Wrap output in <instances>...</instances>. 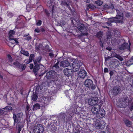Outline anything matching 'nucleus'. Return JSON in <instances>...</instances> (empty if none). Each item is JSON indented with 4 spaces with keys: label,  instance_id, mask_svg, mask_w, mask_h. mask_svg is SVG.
Wrapping results in <instances>:
<instances>
[{
    "label": "nucleus",
    "instance_id": "4",
    "mask_svg": "<svg viewBox=\"0 0 133 133\" xmlns=\"http://www.w3.org/2000/svg\"><path fill=\"white\" fill-rule=\"evenodd\" d=\"M122 91L121 87L119 86H114L111 90V94L113 96H116Z\"/></svg>",
    "mask_w": 133,
    "mask_h": 133
},
{
    "label": "nucleus",
    "instance_id": "30",
    "mask_svg": "<svg viewBox=\"0 0 133 133\" xmlns=\"http://www.w3.org/2000/svg\"><path fill=\"white\" fill-rule=\"evenodd\" d=\"M114 57L117 58L121 61H122L123 59L122 57L118 54L114 55Z\"/></svg>",
    "mask_w": 133,
    "mask_h": 133
},
{
    "label": "nucleus",
    "instance_id": "9",
    "mask_svg": "<svg viewBox=\"0 0 133 133\" xmlns=\"http://www.w3.org/2000/svg\"><path fill=\"white\" fill-rule=\"evenodd\" d=\"M98 101L97 97H92L88 100V103L90 105L93 106L98 104H97Z\"/></svg>",
    "mask_w": 133,
    "mask_h": 133
},
{
    "label": "nucleus",
    "instance_id": "14",
    "mask_svg": "<svg viewBox=\"0 0 133 133\" xmlns=\"http://www.w3.org/2000/svg\"><path fill=\"white\" fill-rule=\"evenodd\" d=\"M61 4L62 5L67 7L70 12L71 14L74 13V12L75 11V10L72 7L71 8L69 4V2H68V1L65 0L62 1L61 2Z\"/></svg>",
    "mask_w": 133,
    "mask_h": 133
},
{
    "label": "nucleus",
    "instance_id": "52",
    "mask_svg": "<svg viewBox=\"0 0 133 133\" xmlns=\"http://www.w3.org/2000/svg\"><path fill=\"white\" fill-rule=\"evenodd\" d=\"M34 31L35 32H36L37 33H39L40 32V31L39 29H36Z\"/></svg>",
    "mask_w": 133,
    "mask_h": 133
},
{
    "label": "nucleus",
    "instance_id": "41",
    "mask_svg": "<svg viewBox=\"0 0 133 133\" xmlns=\"http://www.w3.org/2000/svg\"><path fill=\"white\" fill-rule=\"evenodd\" d=\"M3 109H6V110H12V107L10 106H8Z\"/></svg>",
    "mask_w": 133,
    "mask_h": 133
},
{
    "label": "nucleus",
    "instance_id": "31",
    "mask_svg": "<svg viewBox=\"0 0 133 133\" xmlns=\"http://www.w3.org/2000/svg\"><path fill=\"white\" fill-rule=\"evenodd\" d=\"M21 54L27 56H28L29 55V54L28 51H25L23 50H21Z\"/></svg>",
    "mask_w": 133,
    "mask_h": 133
},
{
    "label": "nucleus",
    "instance_id": "45",
    "mask_svg": "<svg viewBox=\"0 0 133 133\" xmlns=\"http://www.w3.org/2000/svg\"><path fill=\"white\" fill-rule=\"evenodd\" d=\"M49 52H50L49 54V56L51 58H53L54 56V54L52 53L53 50H52V51H49Z\"/></svg>",
    "mask_w": 133,
    "mask_h": 133
},
{
    "label": "nucleus",
    "instance_id": "17",
    "mask_svg": "<svg viewBox=\"0 0 133 133\" xmlns=\"http://www.w3.org/2000/svg\"><path fill=\"white\" fill-rule=\"evenodd\" d=\"M55 71L51 70L48 72L46 75V76L48 79H53L54 78V72Z\"/></svg>",
    "mask_w": 133,
    "mask_h": 133
},
{
    "label": "nucleus",
    "instance_id": "60",
    "mask_svg": "<svg viewBox=\"0 0 133 133\" xmlns=\"http://www.w3.org/2000/svg\"><path fill=\"white\" fill-rule=\"evenodd\" d=\"M84 1L85 2H86L87 3H89L90 1V0H84Z\"/></svg>",
    "mask_w": 133,
    "mask_h": 133
},
{
    "label": "nucleus",
    "instance_id": "18",
    "mask_svg": "<svg viewBox=\"0 0 133 133\" xmlns=\"http://www.w3.org/2000/svg\"><path fill=\"white\" fill-rule=\"evenodd\" d=\"M78 76L81 78H85L87 75L86 72L84 70H81L79 72Z\"/></svg>",
    "mask_w": 133,
    "mask_h": 133
},
{
    "label": "nucleus",
    "instance_id": "27",
    "mask_svg": "<svg viewBox=\"0 0 133 133\" xmlns=\"http://www.w3.org/2000/svg\"><path fill=\"white\" fill-rule=\"evenodd\" d=\"M40 108V105L38 103H36L33 106V109L34 111L36 110L37 109H39Z\"/></svg>",
    "mask_w": 133,
    "mask_h": 133
},
{
    "label": "nucleus",
    "instance_id": "56",
    "mask_svg": "<svg viewBox=\"0 0 133 133\" xmlns=\"http://www.w3.org/2000/svg\"><path fill=\"white\" fill-rule=\"evenodd\" d=\"M109 73L110 76H111L113 75L114 72L112 71H111Z\"/></svg>",
    "mask_w": 133,
    "mask_h": 133
},
{
    "label": "nucleus",
    "instance_id": "51",
    "mask_svg": "<svg viewBox=\"0 0 133 133\" xmlns=\"http://www.w3.org/2000/svg\"><path fill=\"white\" fill-rule=\"evenodd\" d=\"M104 71L105 73L108 72V68H105L104 69Z\"/></svg>",
    "mask_w": 133,
    "mask_h": 133
},
{
    "label": "nucleus",
    "instance_id": "38",
    "mask_svg": "<svg viewBox=\"0 0 133 133\" xmlns=\"http://www.w3.org/2000/svg\"><path fill=\"white\" fill-rule=\"evenodd\" d=\"M18 38H12L11 39H10L9 40V41H11V40H14V41H15V42L13 44L16 43L17 44H18L19 43V42H18Z\"/></svg>",
    "mask_w": 133,
    "mask_h": 133
},
{
    "label": "nucleus",
    "instance_id": "55",
    "mask_svg": "<svg viewBox=\"0 0 133 133\" xmlns=\"http://www.w3.org/2000/svg\"><path fill=\"white\" fill-rule=\"evenodd\" d=\"M29 107L28 105H27L26 106V110L25 111H29Z\"/></svg>",
    "mask_w": 133,
    "mask_h": 133
},
{
    "label": "nucleus",
    "instance_id": "46",
    "mask_svg": "<svg viewBox=\"0 0 133 133\" xmlns=\"http://www.w3.org/2000/svg\"><path fill=\"white\" fill-rule=\"evenodd\" d=\"M42 21L41 20H39L36 23V25L37 26H40L41 25Z\"/></svg>",
    "mask_w": 133,
    "mask_h": 133
},
{
    "label": "nucleus",
    "instance_id": "57",
    "mask_svg": "<svg viewBox=\"0 0 133 133\" xmlns=\"http://www.w3.org/2000/svg\"><path fill=\"white\" fill-rule=\"evenodd\" d=\"M111 43L113 44L114 43H115L116 42V40L115 39L114 40H112V39H111Z\"/></svg>",
    "mask_w": 133,
    "mask_h": 133
},
{
    "label": "nucleus",
    "instance_id": "35",
    "mask_svg": "<svg viewBox=\"0 0 133 133\" xmlns=\"http://www.w3.org/2000/svg\"><path fill=\"white\" fill-rule=\"evenodd\" d=\"M104 7L105 8H107L108 9H113L114 8V6L112 4H111L110 6L108 5H105L104 6Z\"/></svg>",
    "mask_w": 133,
    "mask_h": 133
},
{
    "label": "nucleus",
    "instance_id": "64",
    "mask_svg": "<svg viewBox=\"0 0 133 133\" xmlns=\"http://www.w3.org/2000/svg\"><path fill=\"white\" fill-rule=\"evenodd\" d=\"M28 35H29V34H28V35H26V34L24 35L23 36V37H26L27 36H28Z\"/></svg>",
    "mask_w": 133,
    "mask_h": 133
},
{
    "label": "nucleus",
    "instance_id": "39",
    "mask_svg": "<svg viewBox=\"0 0 133 133\" xmlns=\"http://www.w3.org/2000/svg\"><path fill=\"white\" fill-rule=\"evenodd\" d=\"M44 11L46 14V16L48 17H49L51 13V11H49L47 9H45L44 10Z\"/></svg>",
    "mask_w": 133,
    "mask_h": 133
},
{
    "label": "nucleus",
    "instance_id": "62",
    "mask_svg": "<svg viewBox=\"0 0 133 133\" xmlns=\"http://www.w3.org/2000/svg\"><path fill=\"white\" fill-rule=\"evenodd\" d=\"M41 31L42 32H43L45 31V29L44 28H42L41 29Z\"/></svg>",
    "mask_w": 133,
    "mask_h": 133
},
{
    "label": "nucleus",
    "instance_id": "23",
    "mask_svg": "<svg viewBox=\"0 0 133 133\" xmlns=\"http://www.w3.org/2000/svg\"><path fill=\"white\" fill-rule=\"evenodd\" d=\"M117 15H116V17H113L114 19H119L123 18V16H122V13L118 9L116 10Z\"/></svg>",
    "mask_w": 133,
    "mask_h": 133
},
{
    "label": "nucleus",
    "instance_id": "40",
    "mask_svg": "<svg viewBox=\"0 0 133 133\" xmlns=\"http://www.w3.org/2000/svg\"><path fill=\"white\" fill-rule=\"evenodd\" d=\"M88 6L90 9H94L96 8V6L92 4H90Z\"/></svg>",
    "mask_w": 133,
    "mask_h": 133
},
{
    "label": "nucleus",
    "instance_id": "29",
    "mask_svg": "<svg viewBox=\"0 0 133 133\" xmlns=\"http://www.w3.org/2000/svg\"><path fill=\"white\" fill-rule=\"evenodd\" d=\"M95 126L98 128H101L102 126V124H101L100 122L99 121V120L95 122Z\"/></svg>",
    "mask_w": 133,
    "mask_h": 133
},
{
    "label": "nucleus",
    "instance_id": "2",
    "mask_svg": "<svg viewBox=\"0 0 133 133\" xmlns=\"http://www.w3.org/2000/svg\"><path fill=\"white\" fill-rule=\"evenodd\" d=\"M42 58V57L41 56H39L37 57L36 58L35 55L33 54H31L29 56V60L28 61L26 62L27 64H28L31 62L32 61L33 62L35 60L36 62H38L39 64L41 63V62Z\"/></svg>",
    "mask_w": 133,
    "mask_h": 133
},
{
    "label": "nucleus",
    "instance_id": "5",
    "mask_svg": "<svg viewBox=\"0 0 133 133\" xmlns=\"http://www.w3.org/2000/svg\"><path fill=\"white\" fill-rule=\"evenodd\" d=\"M122 99V102L120 103L121 105V108H125L127 107L128 105L130 109H133V103L131 104V105H129V103L128 102V99L127 98H124L123 99H121V100Z\"/></svg>",
    "mask_w": 133,
    "mask_h": 133
},
{
    "label": "nucleus",
    "instance_id": "53",
    "mask_svg": "<svg viewBox=\"0 0 133 133\" xmlns=\"http://www.w3.org/2000/svg\"><path fill=\"white\" fill-rule=\"evenodd\" d=\"M106 49L109 51H111L112 50V48L108 46L106 48Z\"/></svg>",
    "mask_w": 133,
    "mask_h": 133
},
{
    "label": "nucleus",
    "instance_id": "36",
    "mask_svg": "<svg viewBox=\"0 0 133 133\" xmlns=\"http://www.w3.org/2000/svg\"><path fill=\"white\" fill-rule=\"evenodd\" d=\"M44 49L45 51L49 52L52 51V50L50 48L49 46L48 45H46L44 47Z\"/></svg>",
    "mask_w": 133,
    "mask_h": 133
},
{
    "label": "nucleus",
    "instance_id": "20",
    "mask_svg": "<svg viewBox=\"0 0 133 133\" xmlns=\"http://www.w3.org/2000/svg\"><path fill=\"white\" fill-rule=\"evenodd\" d=\"M133 64V56L127 62H123V65H126L127 66H129Z\"/></svg>",
    "mask_w": 133,
    "mask_h": 133
},
{
    "label": "nucleus",
    "instance_id": "34",
    "mask_svg": "<svg viewBox=\"0 0 133 133\" xmlns=\"http://www.w3.org/2000/svg\"><path fill=\"white\" fill-rule=\"evenodd\" d=\"M103 35V33L101 31L98 32L96 34V36L98 38H101Z\"/></svg>",
    "mask_w": 133,
    "mask_h": 133
},
{
    "label": "nucleus",
    "instance_id": "25",
    "mask_svg": "<svg viewBox=\"0 0 133 133\" xmlns=\"http://www.w3.org/2000/svg\"><path fill=\"white\" fill-rule=\"evenodd\" d=\"M15 33V31L13 30H10L8 33L9 40L13 38V36Z\"/></svg>",
    "mask_w": 133,
    "mask_h": 133
},
{
    "label": "nucleus",
    "instance_id": "22",
    "mask_svg": "<svg viewBox=\"0 0 133 133\" xmlns=\"http://www.w3.org/2000/svg\"><path fill=\"white\" fill-rule=\"evenodd\" d=\"M130 48V46L128 43H124L119 47V49L121 50L128 49Z\"/></svg>",
    "mask_w": 133,
    "mask_h": 133
},
{
    "label": "nucleus",
    "instance_id": "21",
    "mask_svg": "<svg viewBox=\"0 0 133 133\" xmlns=\"http://www.w3.org/2000/svg\"><path fill=\"white\" fill-rule=\"evenodd\" d=\"M70 64L69 62L66 60L63 61L60 63V65L64 67H66L69 66Z\"/></svg>",
    "mask_w": 133,
    "mask_h": 133
},
{
    "label": "nucleus",
    "instance_id": "48",
    "mask_svg": "<svg viewBox=\"0 0 133 133\" xmlns=\"http://www.w3.org/2000/svg\"><path fill=\"white\" fill-rule=\"evenodd\" d=\"M5 111L3 109H0V115L4 114Z\"/></svg>",
    "mask_w": 133,
    "mask_h": 133
},
{
    "label": "nucleus",
    "instance_id": "33",
    "mask_svg": "<svg viewBox=\"0 0 133 133\" xmlns=\"http://www.w3.org/2000/svg\"><path fill=\"white\" fill-rule=\"evenodd\" d=\"M59 61H58L56 63H55L53 66V68L56 70L58 69H59Z\"/></svg>",
    "mask_w": 133,
    "mask_h": 133
},
{
    "label": "nucleus",
    "instance_id": "1",
    "mask_svg": "<svg viewBox=\"0 0 133 133\" xmlns=\"http://www.w3.org/2000/svg\"><path fill=\"white\" fill-rule=\"evenodd\" d=\"M23 113L22 112H19L17 114H13V118L14 121V124L16 123V125H23L21 121L23 119Z\"/></svg>",
    "mask_w": 133,
    "mask_h": 133
},
{
    "label": "nucleus",
    "instance_id": "26",
    "mask_svg": "<svg viewBox=\"0 0 133 133\" xmlns=\"http://www.w3.org/2000/svg\"><path fill=\"white\" fill-rule=\"evenodd\" d=\"M113 18V17L112 18H110L108 19V21L107 22V23L108 24V26H111L112 25L111 24L112 23L114 22V20Z\"/></svg>",
    "mask_w": 133,
    "mask_h": 133
},
{
    "label": "nucleus",
    "instance_id": "47",
    "mask_svg": "<svg viewBox=\"0 0 133 133\" xmlns=\"http://www.w3.org/2000/svg\"><path fill=\"white\" fill-rule=\"evenodd\" d=\"M7 15L10 18H11L14 16V14L11 12H9L8 13Z\"/></svg>",
    "mask_w": 133,
    "mask_h": 133
},
{
    "label": "nucleus",
    "instance_id": "11",
    "mask_svg": "<svg viewBox=\"0 0 133 133\" xmlns=\"http://www.w3.org/2000/svg\"><path fill=\"white\" fill-rule=\"evenodd\" d=\"M101 105L98 104L93 106L91 109V111L94 114H95L101 110L100 109L101 107Z\"/></svg>",
    "mask_w": 133,
    "mask_h": 133
},
{
    "label": "nucleus",
    "instance_id": "15",
    "mask_svg": "<svg viewBox=\"0 0 133 133\" xmlns=\"http://www.w3.org/2000/svg\"><path fill=\"white\" fill-rule=\"evenodd\" d=\"M77 27L79 31L81 32L82 33L85 32L87 30L86 27L85 26L84 24H83L79 23Z\"/></svg>",
    "mask_w": 133,
    "mask_h": 133
},
{
    "label": "nucleus",
    "instance_id": "7",
    "mask_svg": "<svg viewBox=\"0 0 133 133\" xmlns=\"http://www.w3.org/2000/svg\"><path fill=\"white\" fill-rule=\"evenodd\" d=\"M119 63L118 61L115 59H114L110 61L109 66L111 68L115 69L119 66Z\"/></svg>",
    "mask_w": 133,
    "mask_h": 133
},
{
    "label": "nucleus",
    "instance_id": "16",
    "mask_svg": "<svg viewBox=\"0 0 133 133\" xmlns=\"http://www.w3.org/2000/svg\"><path fill=\"white\" fill-rule=\"evenodd\" d=\"M63 72L64 75L67 77L71 76L72 75L73 72L72 69L68 68L65 69Z\"/></svg>",
    "mask_w": 133,
    "mask_h": 133
},
{
    "label": "nucleus",
    "instance_id": "59",
    "mask_svg": "<svg viewBox=\"0 0 133 133\" xmlns=\"http://www.w3.org/2000/svg\"><path fill=\"white\" fill-rule=\"evenodd\" d=\"M71 23L72 24H74L73 20L72 19V18H71Z\"/></svg>",
    "mask_w": 133,
    "mask_h": 133
},
{
    "label": "nucleus",
    "instance_id": "12",
    "mask_svg": "<svg viewBox=\"0 0 133 133\" xmlns=\"http://www.w3.org/2000/svg\"><path fill=\"white\" fill-rule=\"evenodd\" d=\"M38 62H36V60H34V63L35 66L33 68V71L35 75H37V72L40 68L39 64H38Z\"/></svg>",
    "mask_w": 133,
    "mask_h": 133
},
{
    "label": "nucleus",
    "instance_id": "10",
    "mask_svg": "<svg viewBox=\"0 0 133 133\" xmlns=\"http://www.w3.org/2000/svg\"><path fill=\"white\" fill-rule=\"evenodd\" d=\"M70 67L72 69L73 72H76L78 71L79 69V64L76 62L74 61L71 65H70Z\"/></svg>",
    "mask_w": 133,
    "mask_h": 133
},
{
    "label": "nucleus",
    "instance_id": "8",
    "mask_svg": "<svg viewBox=\"0 0 133 133\" xmlns=\"http://www.w3.org/2000/svg\"><path fill=\"white\" fill-rule=\"evenodd\" d=\"M13 64L17 68L21 69V71L24 70L26 68L24 64H21L18 61H16L13 63Z\"/></svg>",
    "mask_w": 133,
    "mask_h": 133
},
{
    "label": "nucleus",
    "instance_id": "24",
    "mask_svg": "<svg viewBox=\"0 0 133 133\" xmlns=\"http://www.w3.org/2000/svg\"><path fill=\"white\" fill-rule=\"evenodd\" d=\"M123 121L126 126L130 127L132 125L131 122L128 119L124 118L123 119Z\"/></svg>",
    "mask_w": 133,
    "mask_h": 133
},
{
    "label": "nucleus",
    "instance_id": "13",
    "mask_svg": "<svg viewBox=\"0 0 133 133\" xmlns=\"http://www.w3.org/2000/svg\"><path fill=\"white\" fill-rule=\"evenodd\" d=\"M105 114V111L103 109H102L99 110V111L97 112L96 114V117H95V118H97L100 119L104 117Z\"/></svg>",
    "mask_w": 133,
    "mask_h": 133
},
{
    "label": "nucleus",
    "instance_id": "63",
    "mask_svg": "<svg viewBox=\"0 0 133 133\" xmlns=\"http://www.w3.org/2000/svg\"><path fill=\"white\" fill-rule=\"evenodd\" d=\"M109 57H107V58L106 57H105V60L106 61H107V60L108 59H109Z\"/></svg>",
    "mask_w": 133,
    "mask_h": 133
},
{
    "label": "nucleus",
    "instance_id": "42",
    "mask_svg": "<svg viewBox=\"0 0 133 133\" xmlns=\"http://www.w3.org/2000/svg\"><path fill=\"white\" fill-rule=\"evenodd\" d=\"M114 22L116 23H119L123 24L124 23L123 21L122 20H114Z\"/></svg>",
    "mask_w": 133,
    "mask_h": 133
},
{
    "label": "nucleus",
    "instance_id": "19",
    "mask_svg": "<svg viewBox=\"0 0 133 133\" xmlns=\"http://www.w3.org/2000/svg\"><path fill=\"white\" fill-rule=\"evenodd\" d=\"M47 5L49 7L51 8L52 6V14L53 15V13H55L57 9V8L54 5H52V3L51 2H47Z\"/></svg>",
    "mask_w": 133,
    "mask_h": 133
},
{
    "label": "nucleus",
    "instance_id": "43",
    "mask_svg": "<svg viewBox=\"0 0 133 133\" xmlns=\"http://www.w3.org/2000/svg\"><path fill=\"white\" fill-rule=\"evenodd\" d=\"M51 130L52 132H55L56 131V127L53 125H52L51 127Z\"/></svg>",
    "mask_w": 133,
    "mask_h": 133
},
{
    "label": "nucleus",
    "instance_id": "28",
    "mask_svg": "<svg viewBox=\"0 0 133 133\" xmlns=\"http://www.w3.org/2000/svg\"><path fill=\"white\" fill-rule=\"evenodd\" d=\"M23 127V125H16V129L17 130V133H20L21 131L22 128Z\"/></svg>",
    "mask_w": 133,
    "mask_h": 133
},
{
    "label": "nucleus",
    "instance_id": "61",
    "mask_svg": "<svg viewBox=\"0 0 133 133\" xmlns=\"http://www.w3.org/2000/svg\"><path fill=\"white\" fill-rule=\"evenodd\" d=\"M103 27L104 28H107L108 29H109V27H107V26H103Z\"/></svg>",
    "mask_w": 133,
    "mask_h": 133
},
{
    "label": "nucleus",
    "instance_id": "58",
    "mask_svg": "<svg viewBox=\"0 0 133 133\" xmlns=\"http://www.w3.org/2000/svg\"><path fill=\"white\" fill-rule=\"evenodd\" d=\"M63 115H61L60 116H59V118H60L62 116V117L63 118V119L64 120V119L65 118V116L63 114Z\"/></svg>",
    "mask_w": 133,
    "mask_h": 133
},
{
    "label": "nucleus",
    "instance_id": "6",
    "mask_svg": "<svg viewBox=\"0 0 133 133\" xmlns=\"http://www.w3.org/2000/svg\"><path fill=\"white\" fill-rule=\"evenodd\" d=\"M33 131L34 133H43L44 128L42 124H37L34 127Z\"/></svg>",
    "mask_w": 133,
    "mask_h": 133
},
{
    "label": "nucleus",
    "instance_id": "32",
    "mask_svg": "<svg viewBox=\"0 0 133 133\" xmlns=\"http://www.w3.org/2000/svg\"><path fill=\"white\" fill-rule=\"evenodd\" d=\"M38 96L36 94H34L33 93L32 95V99L33 101H35L37 99Z\"/></svg>",
    "mask_w": 133,
    "mask_h": 133
},
{
    "label": "nucleus",
    "instance_id": "54",
    "mask_svg": "<svg viewBox=\"0 0 133 133\" xmlns=\"http://www.w3.org/2000/svg\"><path fill=\"white\" fill-rule=\"evenodd\" d=\"M34 65L33 64H31L30 65V69H32L33 68Z\"/></svg>",
    "mask_w": 133,
    "mask_h": 133
},
{
    "label": "nucleus",
    "instance_id": "49",
    "mask_svg": "<svg viewBox=\"0 0 133 133\" xmlns=\"http://www.w3.org/2000/svg\"><path fill=\"white\" fill-rule=\"evenodd\" d=\"M125 16L127 17H129L130 16V13L129 12H127L125 13Z\"/></svg>",
    "mask_w": 133,
    "mask_h": 133
},
{
    "label": "nucleus",
    "instance_id": "44",
    "mask_svg": "<svg viewBox=\"0 0 133 133\" xmlns=\"http://www.w3.org/2000/svg\"><path fill=\"white\" fill-rule=\"evenodd\" d=\"M8 58L10 62H11L12 61V57L10 54H8L7 55Z\"/></svg>",
    "mask_w": 133,
    "mask_h": 133
},
{
    "label": "nucleus",
    "instance_id": "50",
    "mask_svg": "<svg viewBox=\"0 0 133 133\" xmlns=\"http://www.w3.org/2000/svg\"><path fill=\"white\" fill-rule=\"evenodd\" d=\"M31 39V36H29L27 37L25 39L27 40L28 41H29Z\"/></svg>",
    "mask_w": 133,
    "mask_h": 133
},
{
    "label": "nucleus",
    "instance_id": "3",
    "mask_svg": "<svg viewBox=\"0 0 133 133\" xmlns=\"http://www.w3.org/2000/svg\"><path fill=\"white\" fill-rule=\"evenodd\" d=\"M84 84L87 87L93 90L96 88L95 84H93V82L90 79H87L84 82Z\"/></svg>",
    "mask_w": 133,
    "mask_h": 133
},
{
    "label": "nucleus",
    "instance_id": "37",
    "mask_svg": "<svg viewBox=\"0 0 133 133\" xmlns=\"http://www.w3.org/2000/svg\"><path fill=\"white\" fill-rule=\"evenodd\" d=\"M95 3L98 6L101 5L103 4V2L101 0H97L95 2Z\"/></svg>",
    "mask_w": 133,
    "mask_h": 133
}]
</instances>
